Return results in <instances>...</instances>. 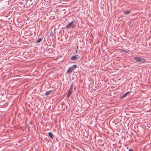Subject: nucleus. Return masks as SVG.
Listing matches in <instances>:
<instances>
[{"label":"nucleus","mask_w":151,"mask_h":151,"mask_svg":"<svg viewBox=\"0 0 151 151\" xmlns=\"http://www.w3.org/2000/svg\"><path fill=\"white\" fill-rule=\"evenodd\" d=\"M77 23L75 20H73L69 23L66 27V29H69L74 28L76 26Z\"/></svg>","instance_id":"nucleus-1"},{"label":"nucleus","mask_w":151,"mask_h":151,"mask_svg":"<svg viewBox=\"0 0 151 151\" xmlns=\"http://www.w3.org/2000/svg\"><path fill=\"white\" fill-rule=\"evenodd\" d=\"M133 58L137 62H140L141 63H144L146 61L145 59L142 58L141 57H134Z\"/></svg>","instance_id":"nucleus-2"},{"label":"nucleus","mask_w":151,"mask_h":151,"mask_svg":"<svg viewBox=\"0 0 151 151\" xmlns=\"http://www.w3.org/2000/svg\"><path fill=\"white\" fill-rule=\"evenodd\" d=\"M74 85L73 82L71 84V86L70 87V89L67 95V97L69 98L70 97V95L73 92V87Z\"/></svg>","instance_id":"nucleus-3"},{"label":"nucleus","mask_w":151,"mask_h":151,"mask_svg":"<svg viewBox=\"0 0 151 151\" xmlns=\"http://www.w3.org/2000/svg\"><path fill=\"white\" fill-rule=\"evenodd\" d=\"M77 66V65H74L72 66L71 67L69 68L68 69L67 71V73H70L72 71L76 69Z\"/></svg>","instance_id":"nucleus-4"},{"label":"nucleus","mask_w":151,"mask_h":151,"mask_svg":"<svg viewBox=\"0 0 151 151\" xmlns=\"http://www.w3.org/2000/svg\"><path fill=\"white\" fill-rule=\"evenodd\" d=\"M80 58V57L79 56V55H76L72 56L71 57L70 59L72 60H76L78 58Z\"/></svg>","instance_id":"nucleus-5"},{"label":"nucleus","mask_w":151,"mask_h":151,"mask_svg":"<svg viewBox=\"0 0 151 151\" xmlns=\"http://www.w3.org/2000/svg\"><path fill=\"white\" fill-rule=\"evenodd\" d=\"M48 135L52 139H53L54 137V135L51 132H49L48 134Z\"/></svg>","instance_id":"nucleus-6"},{"label":"nucleus","mask_w":151,"mask_h":151,"mask_svg":"<svg viewBox=\"0 0 151 151\" xmlns=\"http://www.w3.org/2000/svg\"><path fill=\"white\" fill-rule=\"evenodd\" d=\"M129 51V50H126L123 49H121L120 50V52L122 53H123L124 52L128 53Z\"/></svg>","instance_id":"nucleus-7"},{"label":"nucleus","mask_w":151,"mask_h":151,"mask_svg":"<svg viewBox=\"0 0 151 151\" xmlns=\"http://www.w3.org/2000/svg\"><path fill=\"white\" fill-rule=\"evenodd\" d=\"M52 92H53V91L52 90H50L46 92L45 93V95H48L50 94Z\"/></svg>","instance_id":"nucleus-8"},{"label":"nucleus","mask_w":151,"mask_h":151,"mask_svg":"<svg viewBox=\"0 0 151 151\" xmlns=\"http://www.w3.org/2000/svg\"><path fill=\"white\" fill-rule=\"evenodd\" d=\"M131 12V11L129 10H126L124 11V14H129Z\"/></svg>","instance_id":"nucleus-9"},{"label":"nucleus","mask_w":151,"mask_h":151,"mask_svg":"<svg viewBox=\"0 0 151 151\" xmlns=\"http://www.w3.org/2000/svg\"><path fill=\"white\" fill-rule=\"evenodd\" d=\"M130 93V92H128L127 93H125L124 95L122 96V98H123V97H125L128 94H129V93Z\"/></svg>","instance_id":"nucleus-10"},{"label":"nucleus","mask_w":151,"mask_h":151,"mask_svg":"<svg viewBox=\"0 0 151 151\" xmlns=\"http://www.w3.org/2000/svg\"><path fill=\"white\" fill-rule=\"evenodd\" d=\"M42 40V38H40L38 39L37 41L36 42L37 43L40 42Z\"/></svg>","instance_id":"nucleus-11"},{"label":"nucleus","mask_w":151,"mask_h":151,"mask_svg":"<svg viewBox=\"0 0 151 151\" xmlns=\"http://www.w3.org/2000/svg\"><path fill=\"white\" fill-rule=\"evenodd\" d=\"M129 151H133V150L132 149H130L129 150Z\"/></svg>","instance_id":"nucleus-12"},{"label":"nucleus","mask_w":151,"mask_h":151,"mask_svg":"<svg viewBox=\"0 0 151 151\" xmlns=\"http://www.w3.org/2000/svg\"><path fill=\"white\" fill-rule=\"evenodd\" d=\"M78 47H77V50H76V52H77V51H78Z\"/></svg>","instance_id":"nucleus-13"},{"label":"nucleus","mask_w":151,"mask_h":151,"mask_svg":"<svg viewBox=\"0 0 151 151\" xmlns=\"http://www.w3.org/2000/svg\"><path fill=\"white\" fill-rule=\"evenodd\" d=\"M74 90H75V88H74Z\"/></svg>","instance_id":"nucleus-14"}]
</instances>
